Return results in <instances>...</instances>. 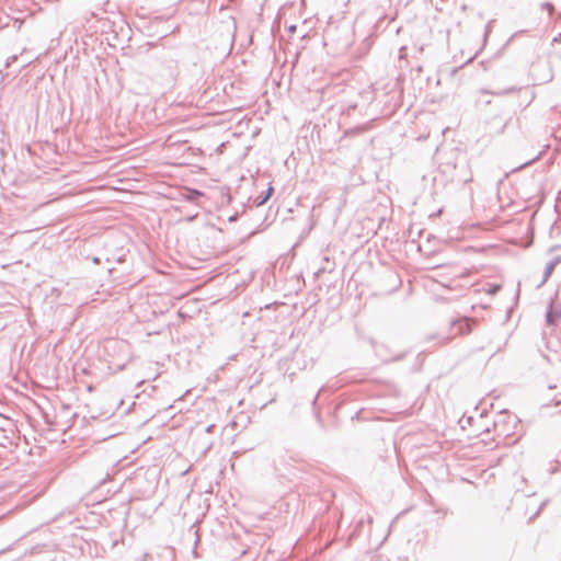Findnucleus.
<instances>
[{"instance_id": "obj_3", "label": "nucleus", "mask_w": 561, "mask_h": 561, "mask_svg": "<svg viewBox=\"0 0 561 561\" xmlns=\"http://www.w3.org/2000/svg\"><path fill=\"white\" fill-rule=\"evenodd\" d=\"M561 262V257H556L554 260H552L551 262H549L546 267H545V271H543V279L541 282V284L546 283L548 280V278L551 276V274L553 273L556 266Z\"/></svg>"}, {"instance_id": "obj_4", "label": "nucleus", "mask_w": 561, "mask_h": 561, "mask_svg": "<svg viewBox=\"0 0 561 561\" xmlns=\"http://www.w3.org/2000/svg\"><path fill=\"white\" fill-rule=\"evenodd\" d=\"M272 193H273V187H270L265 193H263L261 196H259L255 201L256 206H261V205L265 204L268 201V198L271 197Z\"/></svg>"}, {"instance_id": "obj_8", "label": "nucleus", "mask_w": 561, "mask_h": 561, "mask_svg": "<svg viewBox=\"0 0 561 561\" xmlns=\"http://www.w3.org/2000/svg\"><path fill=\"white\" fill-rule=\"evenodd\" d=\"M427 339L428 340L438 339L440 343H447L449 340V337H440L439 335H432V336H428Z\"/></svg>"}, {"instance_id": "obj_13", "label": "nucleus", "mask_w": 561, "mask_h": 561, "mask_svg": "<svg viewBox=\"0 0 561 561\" xmlns=\"http://www.w3.org/2000/svg\"><path fill=\"white\" fill-rule=\"evenodd\" d=\"M93 262H94V263H99V262H100V259L94 257V259H93Z\"/></svg>"}, {"instance_id": "obj_14", "label": "nucleus", "mask_w": 561, "mask_h": 561, "mask_svg": "<svg viewBox=\"0 0 561 561\" xmlns=\"http://www.w3.org/2000/svg\"><path fill=\"white\" fill-rule=\"evenodd\" d=\"M560 404H561V400H557L556 405H560Z\"/></svg>"}, {"instance_id": "obj_11", "label": "nucleus", "mask_w": 561, "mask_h": 561, "mask_svg": "<svg viewBox=\"0 0 561 561\" xmlns=\"http://www.w3.org/2000/svg\"><path fill=\"white\" fill-rule=\"evenodd\" d=\"M403 357H404V354H400V355H399V356H397L393 360H399V359H401V358H403Z\"/></svg>"}, {"instance_id": "obj_6", "label": "nucleus", "mask_w": 561, "mask_h": 561, "mask_svg": "<svg viewBox=\"0 0 561 561\" xmlns=\"http://www.w3.org/2000/svg\"><path fill=\"white\" fill-rule=\"evenodd\" d=\"M542 9H546L550 14L553 12L554 7L551 2H545L542 3Z\"/></svg>"}, {"instance_id": "obj_10", "label": "nucleus", "mask_w": 561, "mask_h": 561, "mask_svg": "<svg viewBox=\"0 0 561 561\" xmlns=\"http://www.w3.org/2000/svg\"><path fill=\"white\" fill-rule=\"evenodd\" d=\"M296 30H297V26H296V25H294V24H293V25H290V26L288 27V32H289V33H295V32H296Z\"/></svg>"}, {"instance_id": "obj_2", "label": "nucleus", "mask_w": 561, "mask_h": 561, "mask_svg": "<svg viewBox=\"0 0 561 561\" xmlns=\"http://www.w3.org/2000/svg\"><path fill=\"white\" fill-rule=\"evenodd\" d=\"M451 327L457 329L456 334H467L471 332V327L467 319L453 320Z\"/></svg>"}, {"instance_id": "obj_7", "label": "nucleus", "mask_w": 561, "mask_h": 561, "mask_svg": "<svg viewBox=\"0 0 561 561\" xmlns=\"http://www.w3.org/2000/svg\"><path fill=\"white\" fill-rule=\"evenodd\" d=\"M501 289L500 285H491L488 289V293L491 295H495Z\"/></svg>"}, {"instance_id": "obj_9", "label": "nucleus", "mask_w": 561, "mask_h": 561, "mask_svg": "<svg viewBox=\"0 0 561 561\" xmlns=\"http://www.w3.org/2000/svg\"><path fill=\"white\" fill-rule=\"evenodd\" d=\"M15 59H16V55H13L10 58H8L7 67H9L11 65V62H13Z\"/></svg>"}, {"instance_id": "obj_12", "label": "nucleus", "mask_w": 561, "mask_h": 561, "mask_svg": "<svg viewBox=\"0 0 561 561\" xmlns=\"http://www.w3.org/2000/svg\"><path fill=\"white\" fill-rule=\"evenodd\" d=\"M318 398H319V393L316 396V398H314V399H313V401H312V404H313V405H316V404H317Z\"/></svg>"}, {"instance_id": "obj_1", "label": "nucleus", "mask_w": 561, "mask_h": 561, "mask_svg": "<svg viewBox=\"0 0 561 561\" xmlns=\"http://www.w3.org/2000/svg\"><path fill=\"white\" fill-rule=\"evenodd\" d=\"M559 320H561V309L556 307L554 299H552L546 312V321L549 325H556Z\"/></svg>"}, {"instance_id": "obj_5", "label": "nucleus", "mask_w": 561, "mask_h": 561, "mask_svg": "<svg viewBox=\"0 0 561 561\" xmlns=\"http://www.w3.org/2000/svg\"><path fill=\"white\" fill-rule=\"evenodd\" d=\"M492 23L493 21H490L486 26H485V31H484V35H483V43H482V47H484L486 45V42H488V38L492 32Z\"/></svg>"}]
</instances>
